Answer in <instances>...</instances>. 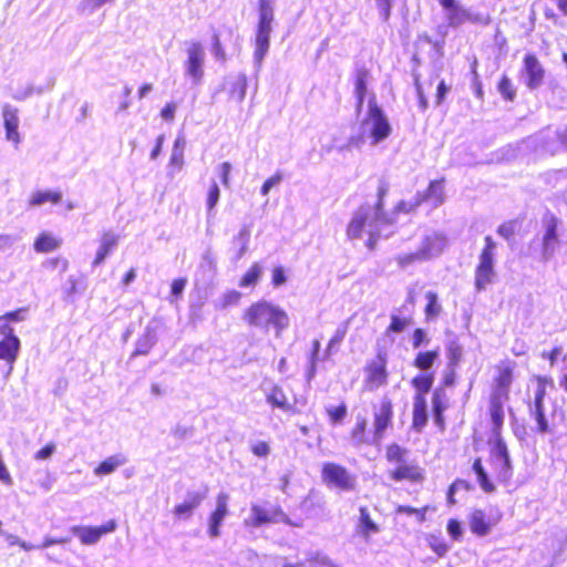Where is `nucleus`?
<instances>
[{
  "label": "nucleus",
  "instance_id": "1",
  "mask_svg": "<svg viewBox=\"0 0 567 567\" xmlns=\"http://www.w3.org/2000/svg\"><path fill=\"white\" fill-rule=\"evenodd\" d=\"M536 391L533 403L529 405V416L536 422L534 432L538 435L555 433L560 426L566 425V411L553 403L549 416L545 414V398L548 388H554V380L548 375H535Z\"/></svg>",
  "mask_w": 567,
  "mask_h": 567
},
{
  "label": "nucleus",
  "instance_id": "2",
  "mask_svg": "<svg viewBox=\"0 0 567 567\" xmlns=\"http://www.w3.org/2000/svg\"><path fill=\"white\" fill-rule=\"evenodd\" d=\"M516 362L509 359L499 361L494 368V377L489 394V416L493 431L497 434L504 424V404L511 398V389L515 380Z\"/></svg>",
  "mask_w": 567,
  "mask_h": 567
},
{
  "label": "nucleus",
  "instance_id": "3",
  "mask_svg": "<svg viewBox=\"0 0 567 567\" xmlns=\"http://www.w3.org/2000/svg\"><path fill=\"white\" fill-rule=\"evenodd\" d=\"M409 450L398 443L385 446L384 457L389 464L395 465L388 472V477L396 483L422 484L425 481V471L414 461H408Z\"/></svg>",
  "mask_w": 567,
  "mask_h": 567
},
{
  "label": "nucleus",
  "instance_id": "4",
  "mask_svg": "<svg viewBox=\"0 0 567 567\" xmlns=\"http://www.w3.org/2000/svg\"><path fill=\"white\" fill-rule=\"evenodd\" d=\"M28 311L27 307H22L0 316V360L4 361L10 370L17 361L21 348L20 339L14 334L12 323L23 321Z\"/></svg>",
  "mask_w": 567,
  "mask_h": 567
},
{
  "label": "nucleus",
  "instance_id": "5",
  "mask_svg": "<svg viewBox=\"0 0 567 567\" xmlns=\"http://www.w3.org/2000/svg\"><path fill=\"white\" fill-rule=\"evenodd\" d=\"M244 321L254 328L268 330L274 326L282 330L288 326L287 313L266 300H258L249 305L243 312Z\"/></svg>",
  "mask_w": 567,
  "mask_h": 567
},
{
  "label": "nucleus",
  "instance_id": "6",
  "mask_svg": "<svg viewBox=\"0 0 567 567\" xmlns=\"http://www.w3.org/2000/svg\"><path fill=\"white\" fill-rule=\"evenodd\" d=\"M433 382V373H420L411 380V385L415 390L413 395L411 426L416 432H422L427 423V402L425 394L431 390Z\"/></svg>",
  "mask_w": 567,
  "mask_h": 567
},
{
  "label": "nucleus",
  "instance_id": "7",
  "mask_svg": "<svg viewBox=\"0 0 567 567\" xmlns=\"http://www.w3.org/2000/svg\"><path fill=\"white\" fill-rule=\"evenodd\" d=\"M275 0H258V22L255 35V59L261 62L266 56L274 21Z\"/></svg>",
  "mask_w": 567,
  "mask_h": 567
},
{
  "label": "nucleus",
  "instance_id": "8",
  "mask_svg": "<svg viewBox=\"0 0 567 567\" xmlns=\"http://www.w3.org/2000/svg\"><path fill=\"white\" fill-rule=\"evenodd\" d=\"M372 432L374 440H383L386 432L393 427L394 403L389 395L371 402Z\"/></svg>",
  "mask_w": 567,
  "mask_h": 567
},
{
  "label": "nucleus",
  "instance_id": "9",
  "mask_svg": "<svg viewBox=\"0 0 567 567\" xmlns=\"http://www.w3.org/2000/svg\"><path fill=\"white\" fill-rule=\"evenodd\" d=\"M321 480L330 488L339 492H353L357 477L346 466L336 462H324L321 466Z\"/></svg>",
  "mask_w": 567,
  "mask_h": 567
},
{
  "label": "nucleus",
  "instance_id": "10",
  "mask_svg": "<svg viewBox=\"0 0 567 567\" xmlns=\"http://www.w3.org/2000/svg\"><path fill=\"white\" fill-rule=\"evenodd\" d=\"M364 386L369 391L380 389L388 384V355L385 351H377L374 357L369 360L364 368Z\"/></svg>",
  "mask_w": 567,
  "mask_h": 567
},
{
  "label": "nucleus",
  "instance_id": "11",
  "mask_svg": "<svg viewBox=\"0 0 567 567\" xmlns=\"http://www.w3.org/2000/svg\"><path fill=\"white\" fill-rule=\"evenodd\" d=\"M485 245L480 254V261L475 268V288L483 290L493 281L494 267L493 255L496 247L491 236H485Z\"/></svg>",
  "mask_w": 567,
  "mask_h": 567
},
{
  "label": "nucleus",
  "instance_id": "12",
  "mask_svg": "<svg viewBox=\"0 0 567 567\" xmlns=\"http://www.w3.org/2000/svg\"><path fill=\"white\" fill-rule=\"evenodd\" d=\"M495 435L494 446L489 453V464L492 466L493 475L498 481H507L512 474V464L509 460L506 443L501 437V431Z\"/></svg>",
  "mask_w": 567,
  "mask_h": 567
},
{
  "label": "nucleus",
  "instance_id": "13",
  "mask_svg": "<svg viewBox=\"0 0 567 567\" xmlns=\"http://www.w3.org/2000/svg\"><path fill=\"white\" fill-rule=\"evenodd\" d=\"M276 523H289V517L281 506L276 505L270 508H266L259 504H254L251 506L250 517L245 522L246 526L254 528Z\"/></svg>",
  "mask_w": 567,
  "mask_h": 567
},
{
  "label": "nucleus",
  "instance_id": "14",
  "mask_svg": "<svg viewBox=\"0 0 567 567\" xmlns=\"http://www.w3.org/2000/svg\"><path fill=\"white\" fill-rule=\"evenodd\" d=\"M368 121L371 123L370 136L373 144H378L389 137L391 125L374 99L369 102Z\"/></svg>",
  "mask_w": 567,
  "mask_h": 567
},
{
  "label": "nucleus",
  "instance_id": "15",
  "mask_svg": "<svg viewBox=\"0 0 567 567\" xmlns=\"http://www.w3.org/2000/svg\"><path fill=\"white\" fill-rule=\"evenodd\" d=\"M116 528V519H109L100 526L78 525L73 526L71 530L79 538L82 545L89 546L96 544L103 536L112 534Z\"/></svg>",
  "mask_w": 567,
  "mask_h": 567
},
{
  "label": "nucleus",
  "instance_id": "16",
  "mask_svg": "<svg viewBox=\"0 0 567 567\" xmlns=\"http://www.w3.org/2000/svg\"><path fill=\"white\" fill-rule=\"evenodd\" d=\"M348 439L355 447L379 445L382 440H374L372 425H369L368 419L362 415H355V420L348 433Z\"/></svg>",
  "mask_w": 567,
  "mask_h": 567
},
{
  "label": "nucleus",
  "instance_id": "17",
  "mask_svg": "<svg viewBox=\"0 0 567 567\" xmlns=\"http://www.w3.org/2000/svg\"><path fill=\"white\" fill-rule=\"evenodd\" d=\"M522 73L525 74V84L529 90H536L545 80L546 71L534 53L525 54Z\"/></svg>",
  "mask_w": 567,
  "mask_h": 567
},
{
  "label": "nucleus",
  "instance_id": "18",
  "mask_svg": "<svg viewBox=\"0 0 567 567\" xmlns=\"http://www.w3.org/2000/svg\"><path fill=\"white\" fill-rule=\"evenodd\" d=\"M204 49L199 42H193L187 49L185 70L195 84H199L204 76Z\"/></svg>",
  "mask_w": 567,
  "mask_h": 567
},
{
  "label": "nucleus",
  "instance_id": "19",
  "mask_svg": "<svg viewBox=\"0 0 567 567\" xmlns=\"http://www.w3.org/2000/svg\"><path fill=\"white\" fill-rule=\"evenodd\" d=\"M228 499L229 496L226 493H219L216 496V507L208 516L207 533L212 538H216L220 534V525L224 518L228 515Z\"/></svg>",
  "mask_w": 567,
  "mask_h": 567
},
{
  "label": "nucleus",
  "instance_id": "20",
  "mask_svg": "<svg viewBox=\"0 0 567 567\" xmlns=\"http://www.w3.org/2000/svg\"><path fill=\"white\" fill-rule=\"evenodd\" d=\"M499 518V515L496 518H491L484 511L474 509L468 516V526L474 535L483 537L492 530Z\"/></svg>",
  "mask_w": 567,
  "mask_h": 567
},
{
  "label": "nucleus",
  "instance_id": "21",
  "mask_svg": "<svg viewBox=\"0 0 567 567\" xmlns=\"http://www.w3.org/2000/svg\"><path fill=\"white\" fill-rule=\"evenodd\" d=\"M206 498V488L200 492L187 493L186 499L173 508V514L177 519L189 518L194 511L200 506Z\"/></svg>",
  "mask_w": 567,
  "mask_h": 567
},
{
  "label": "nucleus",
  "instance_id": "22",
  "mask_svg": "<svg viewBox=\"0 0 567 567\" xmlns=\"http://www.w3.org/2000/svg\"><path fill=\"white\" fill-rule=\"evenodd\" d=\"M226 101L229 104H240L247 91V78L243 74L230 78L224 86Z\"/></svg>",
  "mask_w": 567,
  "mask_h": 567
},
{
  "label": "nucleus",
  "instance_id": "23",
  "mask_svg": "<svg viewBox=\"0 0 567 567\" xmlns=\"http://www.w3.org/2000/svg\"><path fill=\"white\" fill-rule=\"evenodd\" d=\"M3 126L6 130V138L13 143L16 147L21 142L19 128L18 110L10 105H4L2 109Z\"/></svg>",
  "mask_w": 567,
  "mask_h": 567
},
{
  "label": "nucleus",
  "instance_id": "24",
  "mask_svg": "<svg viewBox=\"0 0 567 567\" xmlns=\"http://www.w3.org/2000/svg\"><path fill=\"white\" fill-rule=\"evenodd\" d=\"M120 237L111 230H105L101 235L100 245L92 260V266L97 267L104 262L106 257L113 252L118 244Z\"/></svg>",
  "mask_w": 567,
  "mask_h": 567
},
{
  "label": "nucleus",
  "instance_id": "25",
  "mask_svg": "<svg viewBox=\"0 0 567 567\" xmlns=\"http://www.w3.org/2000/svg\"><path fill=\"white\" fill-rule=\"evenodd\" d=\"M370 212L368 208L360 207L353 214L347 225V236L349 239H358L362 236L364 227L368 225Z\"/></svg>",
  "mask_w": 567,
  "mask_h": 567
},
{
  "label": "nucleus",
  "instance_id": "26",
  "mask_svg": "<svg viewBox=\"0 0 567 567\" xmlns=\"http://www.w3.org/2000/svg\"><path fill=\"white\" fill-rule=\"evenodd\" d=\"M447 408L449 404L444 391L435 390L432 394V413L434 422L441 433L446 429L444 412Z\"/></svg>",
  "mask_w": 567,
  "mask_h": 567
},
{
  "label": "nucleus",
  "instance_id": "27",
  "mask_svg": "<svg viewBox=\"0 0 567 567\" xmlns=\"http://www.w3.org/2000/svg\"><path fill=\"white\" fill-rule=\"evenodd\" d=\"M444 184V177L431 181L426 189L417 195V198L422 199V204L426 200H431L434 206L442 205L445 200Z\"/></svg>",
  "mask_w": 567,
  "mask_h": 567
},
{
  "label": "nucleus",
  "instance_id": "28",
  "mask_svg": "<svg viewBox=\"0 0 567 567\" xmlns=\"http://www.w3.org/2000/svg\"><path fill=\"white\" fill-rule=\"evenodd\" d=\"M414 323L413 311H409L405 315L392 313L390 316V323L385 329L386 334H398L403 332L405 329Z\"/></svg>",
  "mask_w": 567,
  "mask_h": 567
},
{
  "label": "nucleus",
  "instance_id": "29",
  "mask_svg": "<svg viewBox=\"0 0 567 567\" xmlns=\"http://www.w3.org/2000/svg\"><path fill=\"white\" fill-rule=\"evenodd\" d=\"M61 200H62V194L60 190H50V189L35 190L29 197L28 206L37 207V206H41L47 203L56 205Z\"/></svg>",
  "mask_w": 567,
  "mask_h": 567
},
{
  "label": "nucleus",
  "instance_id": "30",
  "mask_svg": "<svg viewBox=\"0 0 567 567\" xmlns=\"http://www.w3.org/2000/svg\"><path fill=\"white\" fill-rule=\"evenodd\" d=\"M380 530L378 524L371 518L367 506L359 508V523L358 533L364 538L369 539L372 534H377Z\"/></svg>",
  "mask_w": 567,
  "mask_h": 567
},
{
  "label": "nucleus",
  "instance_id": "31",
  "mask_svg": "<svg viewBox=\"0 0 567 567\" xmlns=\"http://www.w3.org/2000/svg\"><path fill=\"white\" fill-rule=\"evenodd\" d=\"M558 224L559 220L554 215H550L545 220V233L543 236V248L544 250H550L558 243Z\"/></svg>",
  "mask_w": 567,
  "mask_h": 567
},
{
  "label": "nucleus",
  "instance_id": "32",
  "mask_svg": "<svg viewBox=\"0 0 567 567\" xmlns=\"http://www.w3.org/2000/svg\"><path fill=\"white\" fill-rule=\"evenodd\" d=\"M370 76V72L365 68H360L355 71L354 75V95L357 99V107L361 109L367 95V83Z\"/></svg>",
  "mask_w": 567,
  "mask_h": 567
},
{
  "label": "nucleus",
  "instance_id": "33",
  "mask_svg": "<svg viewBox=\"0 0 567 567\" xmlns=\"http://www.w3.org/2000/svg\"><path fill=\"white\" fill-rule=\"evenodd\" d=\"M439 348L419 351L412 361V365L417 370L427 371L433 367L434 362L439 359Z\"/></svg>",
  "mask_w": 567,
  "mask_h": 567
},
{
  "label": "nucleus",
  "instance_id": "34",
  "mask_svg": "<svg viewBox=\"0 0 567 567\" xmlns=\"http://www.w3.org/2000/svg\"><path fill=\"white\" fill-rule=\"evenodd\" d=\"M349 329V322H342L330 337L326 350L324 359H329L333 353L339 350L340 344L343 342Z\"/></svg>",
  "mask_w": 567,
  "mask_h": 567
},
{
  "label": "nucleus",
  "instance_id": "35",
  "mask_svg": "<svg viewBox=\"0 0 567 567\" xmlns=\"http://www.w3.org/2000/svg\"><path fill=\"white\" fill-rule=\"evenodd\" d=\"M156 343V336L152 329H146L145 332L137 339L135 349L132 353L133 357L147 355Z\"/></svg>",
  "mask_w": 567,
  "mask_h": 567
},
{
  "label": "nucleus",
  "instance_id": "36",
  "mask_svg": "<svg viewBox=\"0 0 567 567\" xmlns=\"http://www.w3.org/2000/svg\"><path fill=\"white\" fill-rule=\"evenodd\" d=\"M61 241L49 233H41L33 243L37 252H50L59 248Z\"/></svg>",
  "mask_w": 567,
  "mask_h": 567
},
{
  "label": "nucleus",
  "instance_id": "37",
  "mask_svg": "<svg viewBox=\"0 0 567 567\" xmlns=\"http://www.w3.org/2000/svg\"><path fill=\"white\" fill-rule=\"evenodd\" d=\"M446 20L450 27L457 28L461 24L465 23L466 21L475 22L477 21V18L472 17L467 10L457 6L453 9L447 10Z\"/></svg>",
  "mask_w": 567,
  "mask_h": 567
},
{
  "label": "nucleus",
  "instance_id": "38",
  "mask_svg": "<svg viewBox=\"0 0 567 567\" xmlns=\"http://www.w3.org/2000/svg\"><path fill=\"white\" fill-rule=\"evenodd\" d=\"M267 402L272 408H279L284 411L293 410L292 405L288 401L286 393L279 385L272 386L271 391L267 395Z\"/></svg>",
  "mask_w": 567,
  "mask_h": 567
},
{
  "label": "nucleus",
  "instance_id": "39",
  "mask_svg": "<svg viewBox=\"0 0 567 567\" xmlns=\"http://www.w3.org/2000/svg\"><path fill=\"white\" fill-rule=\"evenodd\" d=\"M472 468L477 476V482L481 488L485 493H492L495 491L494 483L488 478L487 473L483 466V462L481 457H476L472 464Z\"/></svg>",
  "mask_w": 567,
  "mask_h": 567
},
{
  "label": "nucleus",
  "instance_id": "40",
  "mask_svg": "<svg viewBox=\"0 0 567 567\" xmlns=\"http://www.w3.org/2000/svg\"><path fill=\"white\" fill-rule=\"evenodd\" d=\"M426 305L424 307L425 321H432L439 317L442 307L439 302L437 293L434 291H427L425 293Z\"/></svg>",
  "mask_w": 567,
  "mask_h": 567
},
{
  "label": "nucleus",
  "instance_id": "41",
  "mask_svg": "<svg viewBox=\"0 0 567 567\" xmlns=\"http://www.w3.org/2000/svg\"><path fill=\"white\" fill-rule=\"evenodd\" d=\"M497 91L505 102H514L516 87L507 74H502L497 82Z\"/></svg>",
  "mask_w": 567,
  "mask_h": 567
},
{
  "label": "nucleus",
  "instance_id": "42",
  "mask_svg": "<svg viewBox=\"0 0 567 567\" xmlns=\"http://www.w3.org/2000/svg\"><path fill=\"white\" fill-rule=\"evenodd\" d=\"M262 274V268L258 262H254L239 279V287H254L258 284Z\"/></svg>",
  "mask_w": 567,
  "mask_h": 567
},
{
  "label": "nucleus",
  "instance_id": "43",
  "mask_svg": "<svg viewBox=\"0 0 567 567\" xmlns=\"http://www.w3.org/2000/svg\"><path fill=\"white\" fill-rule=\"evenodd\" d=\"M463 358V347L457 341H451L446 346V359L449 369H456Z\"/></svg>",
  "mask_w": 567,
  "mask_h": 567
},
{
  "label": "nucleus",
  "instance_id": "44",
  "mask_svg": "<svg viewBox=\"0 0 567 567\" xmlns=\"http://www.w3.org/2000/svg\"><path fill=\"white\" fill-rule=\"evenodd\" d=\"M326 414L328 416L329 422L332 425L341 424L344 421V419H346V416L348 414L347 403L344 401H342V402H340L336 406L327 408L326 409Z\"/></svg>",
  "mask_w": 567,
  "mask_h": 567
},
{
  "label": "nucleus",
  "instance_id": "45",
  "mask_svg": "<svg viewBox=\"0 0 567 567\" xmlns=\"http://www.w3.org/2000/svg\"><path fill=\"white\" fill-rule=\"evenodd\" d=\"M429 509V505L422 506L420 508L412 507L410 505H399L395 507L394 512L396 514L414 515L419 523H423L426 519V513Z\"/></svg>",
  "mask_w": 567,
  "mask_h": 567
},
{
  "label": "nucleus",
  "instance_id": "46",
  "mask_svg": "<svg viewBox=\"0 0 567 567\" xmlns=\"http://www.w3.org/2000/svg\"><path fill=\"white\" fill-rule=\"evenodd\" d=\"M120 464L121 462L114 456L107 457L95 467L94 473L100 476L111 474Z\"/></svg>",
  "mask_w": 567,
  "mask_h": 567
},
{
  "label": "nucleus",
  "instance_id": "47",
  "mask_svg": "<svg viewBox=\"0 0 567 567\" xmlns=\"http://www.w3.org/2000/svg\"><path fill=\"white\" fill-rule=\"evenodd\" d=\"M241 299V293L237 290H228L226 291L219 302V309H226L231 306H237Z\"/></svg>",
  "mask_w": 567,
  "mask_h": 567
},
{
  "label": "nucleus",
  "instance_id": "48",
  "mask_svg": "<svg viewBox=\"0 0 567 567\" xmlns=\"http://www.w3.org/2000/svg\"><path fill=\"white\" fill-rule=\"evenodd\" d=\"M429 545L431 549L440 557L444 556L449 550V545L437 536H430Z\"/></svg>",
  "mask_w": 567,
  "mask_h": 567
},
{
  "label": "nucleus",
  "instance_id": "49",
  "mask_svg": "<svg viewBox=\"0 0 567 567\" xmlns=\"http://www.w3.org/2000/svg\"><path fill=\"white\" fill-rule=\"evenodd\" d=\"M420 205H422V199H419L417 197L414 202L401 200L395 205L394 212L396 214H410L415 212Z\"/></svg>",
  "mask_w": 567,
  "mask_h": 567
},
{
  "label": "nucleus",
  "instance_id": "50",
  "mask_svg": "<svg viewBox=\"0 0 567 567\" xmlns=\"http://www.w3.org/2000/svg\"><path fill=\"white\" fill-rule=\"evenodd\" d=\"M446 529L449 535L454 540H460L463 535V528L460 520L456 518H450L446 524Z\"/></svg>",
  "mask_w": 567,
  "mask_h": 567
},
{
  "label": "nucleus",
  "instance_id": "51",
  "mask_svg": "<svg viewBox=\"0 0 567 567\" xmlns=\"http://www.w3.org/2000/svg\"><path fill=\"white\" fill-rule=\"evenodd\" d=\"M393 2L394 0H375V6L379 10L382 21H389Z\"/></svg>",
  "mask_w": 567,
  "mask_h": 567
},
{
  "label": "nucleus",
  "instance_id": "52",
  "mask_svg": "<svg viewBox=\"0 0 567 567\" xmlns=\"http://www.w3.org/2000/svg\"><path fill=\"white\" fill-rule=\"evenodd\" d=\"M429 338L423 328H415L411 336V343L413 349L420 348L422 344L427 343Z\"/></svg>",
  "mask_w": 567,
  "mask_h": 567
},
{
  "label": "nucleus",
  "instance_id": "53",
  "mask_svg": "<svg viewBox=\"0 0 567 567\" xmlns=\"http://www.w3.org/2000/svg\"><path fill=\"white\" fill-rule=\"evenodd\" d=\"M219 195H220L219 187H218L217 183L214 182L210 185V187L208 189V193H207L206 204H207V209L209 212L213 210L214 207L217 205L218 199H219Z\"/></svg>",
  "mask_w": 567,
  "mask_h": 567
},
{
  "label": "nucleus",
  "instance_id": "54",
  "mask_svg": "<svg viewBox=\"0 0 567 567\" xmlns=\"http://www.w3.org/2000/svg\"><path fill=\"white\" fill-rule=\"evenodd\" d=\"M516 231V220H507L501 224L497 228L498 235L509 240Z\"/></svg>",
  "mask_w": 567,
  "mask_h": 567
},
{
  "label": "nucleus",
  "instance_id": "55",
  "mask_svg": "<svg viewBox=\"0 0 567 567\" xmlns=\"http://www.w3.org/2000/svg\"><path fill=\"white\" fill-rule=\"evenodd\" d=\"M56 445L53 442L47 443L43 447L37 451L33 455V458L37 461H44L50 458L55 452Z\"/></svg>",
  "mask_w": 567,
  "mask_h": 567
},
{
  "label": "nucleus",
  "instance_id": "56",
  "mask_svg": "<svg viewBox=\"0 0 567 567\" xmlns=\"http://www.w3.org/2000/svg\"><path fill=\"white\" fill-rule=\"evenodd\" d=\"M187 279L186 278H176L171 284V293L174 299H179L182 293L186 287Z\"/></svg>",
  "mask_w": 567,
  "mask_h": 567
},
{
  "label": "nucleus",
  "instance_id": "57",
  "mask_svg": "<svg viewBox=\"0 0 567 567\" xmlns=\"http://www.w3.org/2000/svg\"><path fill=\"white\" fill-rule=\"evenodd\" d=\"M251 453L257 457H266L270 453V446L265 441H259L250 446Z\"/></svg>",
  "mask_w": 567,
  "mask_h": 567
},
{
  "label": "nucleus",
  "instance_id": "58",
  "mask_svg": "<svg viewBox=\"0 0 567 567\" xmlns=\"http://www.w3.org/2000/svg\"><path fill=\"white\" fill-rule=\"evenodd\" d=\"M281 179L282 175L280 173H276L269 178H267L260 188L261 195L266 196L274 186L278 185L281 182Z\"/></svg>",
  "mask_w": 567,
  "mask_h": 567
},
{
  "label": "nucleus",
  "instance_id": "59",
  "mask_svg": "<svg viewBox=\"0 0 567 567\" xmlns=\"http://www.w3.org/2000/svg\"><path fill=\"white\" fill-rule=\"evenodd\" d=\"M415 305H416V292L413 289H410L406 293L404 302L402 303V306L399 310L405 311V312H409V311L414 312Z\"/></svg>",
  "mask_w": 567,
  "mask_h": 567
},
{
  "label": "nucleus",
  "instance_id": "60",
  "mask_svg": "<svg viewBox=\"0 0 567 567\" xmlns=\"http://www.w3.org/2000/svg\"><path fill=\"white\" fill-rule=\"evenodd\" d=\"M561 347H554L548 351H543L540 357L544 360H547L550 367H554L557 363V359L561 353Z\"/></svg>",
  "mask_w": 567,
  "mask_h": 567
},
{
  "label": "nucleus",
  "instance_id": "61",
  "mask_svg": "<svg viewBox=\"0 0 567 567\" xmlns=\"http://www.w3.org/2000/svg\"><path fill=\"white\" fill-rule=\"evenodd\" d=\"M287 281V277L285 275V270L281 266H277L271 271V284L275 287H279Z\"/></svg>",
  "mask_w": 567,
  "mask_h": 567
},
{
  "label": "nucleus",
  "instance_id": "62",
  "mask_svg": "<svg viewBox=\"0 0 567 567\" xmlns=\"http://www.w3.org/2000/svg\"><path fill=\"white\" fill-rule=\"evenodd\" d=\"M213 52H214V55L216 56V59H218L220 61L226 60V53H225L224 47L220 42L218 33H215L213 35Z\"/></svg>",
  "mask_w": 567,
  "mask_h": 567
},
{
  "label": "nucleus",
  "instance_id": "63",
  "mask_svg": "<svg viewBox=\"0 0 567 567\" xmlns=\"http://www.w3.org/2000/svg\"><path fill=\"white\" fill-rule=\"evenodd\" d=\"M421 258L417 252L403 254L395 258L396 262L401 267H406L408 265L419 260Z\"/></svg>",
  "mask_w": 567,
  "mask_h": 567
},
{
  "label": "nucleus",
  "instance_id": "64",
  "mask_svg": "<svg viewBox=\"0 0 567 567\" xmlns=\"http://www.w3.org/2000/svg\"><path fill=\"white\" fill-rule=\"evenodd\" d=\"M175 112H176V104L174 102H168L161 110V116L163 120L171 122L175 117Z\"/></svg>",
  "mask_w": 567,
  "mask_h": 567
}]
</instances>
